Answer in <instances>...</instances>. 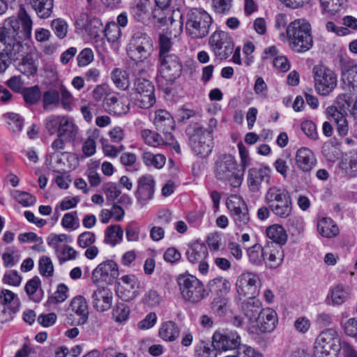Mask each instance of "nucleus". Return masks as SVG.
Listing matches in <instances>:
<instances>
[{
  "instance_id": "45",
  "label": "nucleus",
  "mask_w": 357,
  "mask_h": 357,
  "mask_svg": "<svg viewBox=\"0 0 357 357\" xmlns=\"http://www.w3.org/2000/svg\"><path fill=\"white\" fill-rule=\"evenodd\" d=\"M84 30L91 38H96L103 31V26L101 21L96 18H91L87 20L84 25Z\"/></svg>"
},
{
  "instance_id": "46",
  "label": "nucleus",
  "mask_w": 357,
  "mask_h": 357,
  "mask_svg": "<svg viewBox=\"0 0 357 357\" xmlns=\"http://www.w3.org/2000/svg\"><path fill=\"white\" fill-rule=\"evenodd\" d=\"M3 116L11 131L14 132L22 131L24 126V119L20 115L8 112Z\"/></svg>"
},
{
  "instance_id": "35",
  "label": "nucleus",
  "mask_w": 357,
  "mask_h": 357,
  "mask_svg": "<svg viewBox=\"0 0 357 357\" xmlns=\"http://www.w3.org/2000/svg\"><path fill=\"white\" fill-rule=\"evenodd\" d=\"M165 8L158 7L153 10V17L154 19V22L157 23L160 26H162L165 25L167 22V20H171L170 29H172L174 26H178V30L174 34V36H176V34L180 33L183 29V22L181 20L176 22L172 19V16L167 17L165 12Z\"/></svg>"
},
{
  "instance_id": "47",
  "label": "nucleus",
  "mask_w": 357,
  "mask_h": 357,
  "mask_svg": "<svg viewBox=\"0 0 357 357\" xmlns=\"http://www.w3.org/2000/svg\"><path fill=\"white\" fill-rule=\"evenodd\" d=\"M121 280L122 282V285L121 286V289H123L126 291H128V295H121L122 299L125 301H128L135 297V291H132L130 292V290H134V289L137 286V281L135 280V276L133 275H124L121 277Z\"/></svg>"
},
{
  "instance_id": "11",
  "label": "nucleus",
  "mask_w": 357,
  "mask_h": 357,
  "mask_svg": "<svg viewBox=\"0 0 357 357\" xmlns=\"http://www.w3.org/2000/svg\"><path fill=\"white\" fill-rule=\"evenodd\" d=\"M117 264L112 260H107L100 263L92 273V281L96 284L105 283L112 284L119 277Z\"/></svg>"
},
{
  "instance_id": "12",
  "label": "nucleus",
  "mask_w": 357,
  "mask_h": 357,
  "mask_svg": "<svg viewBox=\"0 0 357 357\" xmlns=\"http://www.w3.org/2000/svg\"><path fill=\"white\" fill-rule=\"evenodd\" d=\"M227 206L231 213L236 226L243 228L248 225L250 222L248 209L240 197L234 195L229 197Z\"/></svg>"
},
{
  "instance_id": "56",
  "label": "nucleus",
  "mask_w": 357,
  "mask_h": 357,
  "mask_svg": "<svg viewBox=\"0 0 357 357\" xmlns=\"http://www.w3.org/2000/svg\"><path fill=\"white\" fill-rule=\"evenodd\" d=\"M22 94L24 101L29 105L35 104L41 98V93L38 86L25 89Z\"/></svg>"
},
{
  "instance_id": "48",
  "label": "nucleus",
  "mask_w": 357,
  "mask_h": 357,
  "mask_svg": "<svg viewBox=\"0 0 357 357\" xmlns=\"http://www.w3.org/2000/svg\"><path fill=\"white\" fill-rule=\"evenodd\" d=\"M112 95V89L106 84L97 85L92 91L93 99L96 102L102 100V102H105V100L111 98Z\"/></svg>"
},
{
  "instance_id": "28",
  "label": "nucleus",
  "mask_w": 357,
  "mask_h": 357,
  "mask_svg": "<svg viewBox=\"0 0 357 357\" xmlns=\"http://www.w3.org/2000/svg\"><path fill=\"white\" fill-rule=\"evenodd\" d=\"M342 80L349 89H357V64L353 61L342 63Z\"/></svg>"
},
{
  "instance_id": "9",
  "label": "nucleus",
  "mask_w": 357,
  "mask_h": 357,
  "mask_svg": "<svg viewBox=\"0 0 357 357\" xmlns=\"http://www.w3.org/2000/svg\"><path fill=\"white\" fill-rule=\"evenodd\" d=\"M15 29L13 27L12 30H4L0 34V41L3 45V55H6L11 61L20 60L31 47L30 45L20 41V39L15 35Z\"/></svg>"
},
{
  "instance_id": "2",
  "label": "nucleus",
  "mask_w": 357,
  "mask_h": 357,
  "mask_svg": "<svg viewBox=\"0 0 357 357\" xmlns=\"http://www.w3.org/2000/svg\"><path fill=\"white\" fill-rule=\"evenodd\" d=\"M215 176L217 179L227 181L233 188H238L243 180L244 170H241L231 155H220L215 162Z\"/></svg>"
},
{
  "instance_id": "20",
  "label": "nucleus",
  "mask_w": 357,
  "mask_h": 357,
  "mask_svg": "<svg viewBox=\"0 0 357 357\" xmlns=\"http://www.w3.org/2000/svg\"><path fill=\"white\" fill-rule=\"evenodd\" d=\"M102 107L109 114L120 116L126 114L129 112L130 102L124 95L117 97L113 94L111 98L102 102Z\"/></svg>"
},
{
  "instance_id": "41",
  "label": "nucleus",
  "mask_w": 357,
  "mask_h": 357,
  "mask_svg": "<svg viewBox=\"0 0 357 357\" xmlns=\"http://www.w3.org/2000/svg\"><path fill=\"white\" fill-rule=\"evenodd\" d=\"M249 261L255 266H261L265 260V246L255 244L248 250Z\"/></svg>"
},
{
  "instance_id": "1",
  "label": "nucleus",
  "mask_w": 357,
  "mask_h": 357,
  "mask_svg": "<svg viewBox=\"0 0 357 357\" xmlns=\"http://www.w3.org/2000/svg\"><path fill=\"white\" fill-rule=\"evenodd\" d=\"M291 48L299 53L308 51L313 45L311 26L305 19H297L287 27Z\"/></svg>"
},
{
  "instance_id": "51",
  "label": "nucleus",
  "mask_w": 357,
  "mask_h": 357,
  "mask_svg": "<svg viewBox=\"0 0 357 357\" xmlns=\"http://www.w3.org/2000/svg\"><path fill=\"white\" fill-rule=\"evenodd\" d=\"M105 36L109 42H116L121 36V29L116 22H109L104 29Z\"/></svg>"
},
{
  "instance_id": "43",
  "label": "nucleus",
  "mask_w": 357,
  "mask_h": 357,
  "mask_svg": "<svg viewBox=\"0 0 357 357\" xmlns=\"http://www.w3.org/2000/svg\"><path fill=\"white\" fill-rule=\"evenodd\" d=\"M142 158L146 166H153L157 169L162 168L166 162V158L164 155H155L151 152H144Z\"/></svg>"
},
{
  "instance_id": "10",
  "label": "nucleus",
  "mask_w": 357,
  "mask_h": 357,
  "mask_svg": "<svg viewBox=\"0 0 357 357\" xmlns=\"http://www.w3.org/2000/svg\"><path fill=\"white\" fill-rule=\"evenodd\" d=\"M209 45L215 56L220 60L227 59L234 48L232 38L222 31H215L210 36Z\"/></svg>"
},
{
  "instance_id": "7",
  "label": "nucleus",
  "mask_w": 357,
  "mask_h": 357,
  "mask_svg": "<svg viewBox=\"0 0 357 357\" xmlns=\"http://www.w3.org/2000/svg\"><path fill=\"white\" fill-rule=\"evenodd\" d=\"M314 89L321 96L329 95L337 86L335 73L327 66L318 64L312 69Z\"/></svg>"
},
{
  "instance_id": "33",
  "label": "nucleus",
  "mask_w": 357,
  "mask_h": 357,
  "mask_svg": "<svg viewBox=\"0 0 357 357\" xmlns=\"http://www.w3.org/2000/svg\"><path fill=\"white\" fill-rule=\"evenodd\" d=\"M28 3L35 10L37 16L41 19L50 17L54 7L53 0H27Z\"/></svg>"
},
{
  "instance_id": "27",
  "label": "nucleus",
  "mask_w": 357,
  "mask_h": 357,
  "mask_svg": "<svg viewBox=\"0 0 357 357\" xmlns=\"http://www.w3.org/2000/svg\"><path fill=\"white\" fill-rule=\"evenodd\" d=\"M284 251L282 246L275 245L273 243L265 245V259L267 264L273 268L280 266L284 260Z\"/></svg>"
},
{
  "instance_id": "18",
  "label": "nucleus",
  "mask_w": 357,
  "mask_h": 357,
  "mask_svg": "<svg viewBox=\"0 0 357 357\" xmlns=\"http://www.w3.org/2000/svg\"><path fill=\"white\" fill-rule=\"evenodd\" d=\"M154 188L155 181L151 175H143L139 178L135 196L141 205H145L149 200L153 198Z\"/></svg>"
},
{
  "instance_id": "42",
  "label": "nucleus",
  "mask_w": 357,
  "mask_h": 357,
  "mask_svg": "<svg viewBox=\"0 0 357 357\" xmlns=\"http://www.w3.org/2000/svg\"><path fill=\"white\" fill-rule=\"evenodd\" d=\"M111 78L114 85L120 89L126 90L130 86L128 74L121 68H114L111 73Z\"/></svg>"
},
{
  "instance_id": "14",
  "label": "nucleus",
  "mask_w": 357,
  "mask_h": 357,
  "mask_svg": "<svg viewBox=\"0 0 357 357\" xmlns=\"http://www.w3.org/2000/svg\"><path fill=\"white\" fill-rule=\"evenodd\" d=\"M240 336L236 332L215 331L212 337L215 350L226 351L237 348L240 345Z\"/></svg>"
},
{
  "instance_id": "53",
  "label": "nucleus",
  "mask_w": 357,
  "mask_h": 357,
  "mask_svg": "<svg viewBox=\"0 0 357 357\" xmlns=\"http://www.w3.org/2000/svg\"><path fill=\"white\" fill-rule=\"evenodd\" d=\"M211 291L226 294L230 289L229 282L222 277L216 278L209 282Z\"/></svg>"
},
{
  "instance_id": "59",
  "label": "nucleus",
  "mask_w": 357,
  "mask_h": 357,
  "mask_svg": "<svg viewBox=\"0 0 357 357\" xmlns=\"http://www.w3.org/2000/svg\"><path fill=\"white\" fill-rule=\"evenodd\" d=\"M140 226L135 221L129 222L126 227V236L128 241H138L140 238Z\"/></svg>"
},
{
  "instance_id": "63",
  "label": "nucleus",
  "mask_w": 357,
  "mask_h": 357,
  "mask_svg": "<svg viewBox=\"0 0 357 357\" xmlns=\"http://www.w3.org/2000/svg\"><path fill=\"white\" fill-rule=\"evenodd\" d=\"M312 323L306 317H299L296 318L294 322V328L295 331L301 335H305L310 330Z\"/></svg>"
},
{
  "instance_id": "50",
  "label": "nucleus",
  "mask_w": 357,
  "mask_h": 357,
  "mask_svg": "<svg viewBox=\"0 0 357 357\" xmlns=\"http://www.w3.org/2000/svg\"><path fill=\"white\" fill-rule=\"evenodd\" d=\"M129 307L123 303H117L112 311V317L115 321L123 322L126 321L130 315Z\"/></svg>"
},
{
  "instance_id": "37",
  "label": "nucleus",
  "mask_w": 357,
  "mask_h": 357,
  "mask_svg": "<svg viewBox=\"0 0 357 357\" xmlns=\"http://www.w3.org/2000/svg\"><path fill=\"white\" fill-rule=\"evenodd\" d=\"M317 230L324 237L332 238L337 235L339 229L332 219L328 218H321L317 224Z\"/></svg>"
},
{
  "instance_id": "36",
  "label": "nucleus",
  "mask_w": 357,
  "mask_h": 357,
  "mask_svg": "<svg viewBox=\"0 0 357 357\" xmlns=\"http://www.w3.org/2000/svg\"><path fill=\"white\" fill-rule=\"evenodd\" d=\"M340 144L337 139L333 138L325 142L322 146V153L327 160L335 161L341 154Z\"/></svg>"
},
{
  "instance_id": "61",
  "label": "nucleus",
  "mask_w": 357,
  "mask_h": 357,
  "mask_svg": "<svg viewBox=\"0 0 357 357\" xmlns=\"http://www.w3.org/2000/svg\"><path fill=\"white\" fill-rule=\"evenodd\" d=\"M347 292L342 286H336L331 290V298L333 305H341L347 299Z\"/></svg>"
},
{
  "instance_id": "55",
  "label": "nucleus",
  "mask_w": 357,
  "mask_h": 357,
  "mask_svg": "<svg viewBox=\"0 0 357 357\" xmlns=\"http://www.w3.org/2000/svg\"><path fill=\"white\" fill-rule=\"evenodd\" d=\"M133 100L135 105L142 109H149L155 102V95L135 94Z\"/></svg>"
},
{
  "instance_id": "32",
  "label": "nucleus",
  "mask_w": 357,
  "mask_h": 357,
  "mask_svg": "<svg viewBox=\"0 0 357 357\" xmlns=\"http://www.w3.org/2000/svg\"><path fill=\"white\" fill-rule=\"evenodd\" d=\"M326 113L331 118V121H333L335 123L337 131L340 134H347L349 129L346 115L334 106L328 107Z\"/></svg>"
},
{
  "instance_id": "29",
  "label": "nucleus",
  "mask_w": 357,
  "mask_h": 357,
  "mask_svg": "<svg viewBox=\"0 0 357 357\" xmlns=\"http://www.w3.org/2000/svg\"><path fill=\"white\" fill-rule=\"evenodd\" d=\"M178 326L172 321H167L161 324L158 330V336L165 342H174L180 335Z\"/></svg>"
},
{
  "instance_id": "38",
  "label": "nucleus",
  "mask_w": 357,
  "mask_h": 357,
  "mask_svg": "<svg viewBox=\"0 0 357 357\" xmlns=\"http://www.w3.org/2000/svg\"><path fill=\"white\" fill-rule=\"evenodd\" d=\"M289 195L285 190L278 188L277 186H273L268 189L266 191L264 200L269 208L275 204H278L284 199L289 197Z\"/></svg>"
},
{
  "instance_id": "39",
  "label": "nucleus",
  "mask_w": 357,
  "mask_h": 357,
  "mask_svg": "<svg viewBox=\"0 0 357 357\" xmlns=\"http://www.w3.org/2000/svg\"><path fill=\"white\" fill-rule=\"evenodd\" d=\"M123 230L119 225H110L105 231V243L114 247L123 240Z\"/></svg>"
},
{
  "instance_id": "19",
  "label": "nucleus",
  "mask_w": 357,
  "mask_h": 357,
  "mask_svg": "<svg viewBox=\"0 0 357 357\" xmlns=\"http://www.w3.org/2000/svg\"><path fill=\"white\" fill-rule=\"evenodd\" d=\"M188 144L192 151L202 158L207 157L212 151V135H190Z\"/></svg>"
},
{
  "instance_id": "23",
  "label": "nucleus",
  "mask_w": 357,
  "mask_h": 357,
  "mask_svg": "<svg viewBox=\"0 0 357 357\" xmlns=\"http://www.w3.org/2000/svg\"><path fill=\"white\" fill-rule=\"evenodd\" d=\"M295 161L298 168L303 172H310L317 165L314 153L306 147H302L297 150Z\"/></svg>"
},
{
  "instance_id": "34",
  "label": "nucleus",
  "mask_w": 357,
  "mask_h": 357,
  "mask_svg": "<svg viewBox=\"0 0 357 357\" xmlns=\"http://www.w3.org/2000/svg\"><path fill=\"white\" fill-rule=\"evenodd\" d=\"M340 168L346 174L354 176L357 174V151L343 154L340 158Z\"/></svg>"
},
{
  "instance_id": "16",
  "label": "nucleus",
  "mask_w": 357,
  "mask_h": 357,
  "mask_svg": "<svg viewBox=\"0 0 357 357\" xmlns=\"http://www.w3.org/2000/svg\"><path fill=\"white\" fill-rule=\"evenodd\" d=\"M256 325L251 326V330L257 334L272 332L278 323L277 313L271 308L263 309L257 320Z\"/></svg>"
},
{
  "instance_id": "5",
  "label": "nucleus",
  "mask_w": 357,
  "mask_h": 357,
  "mask_svg": "<svg viewBox=\"0 0 357 357\" xmlns=\"http://www.w3.org/2000/svg\"><path fill=\"white\" fill-rule=\"evenodd\" d=\"M212 22V17L204 9L192 8L186 14V33L192 38H203L208 33Z\"/></svg>"
},
{
  "instance_id": "6",
  "label": "nucleus",
  "mask_w": 357,
  "mask_h": 357,
  "mask_svg": "<svg viewBox=\"0 0 357 357\" xmlns=\"http://www.w3.org/2000/svg\"><path fill=\"white\" fill-rule=\"evenodd\" d=\"M177 283L182 298L189 303H197L206 297L204 284L192 275H180Z\"/></svg>"
},
{
  "instance_id": "30",
  "label": "nucleus",
  "mask_w": 357,
  "mask_h": 357,
  "mask_svg": "<svg viewBox=\"0 0 357 357\" xmlns=\"http://www.w3.org/2000/svg\"><path fill=\"white\" fill-rule=\"evenodd\" d=\"M266 236L272 241L271 243L275 245L282 246L286 244L288 235L286 230L279 224H273L268 226L266 229Z\"/></svg>"
},
{
  "instance_id": "49",
  "label": "nucleus",
  "mask_w": 357,
  "mask_h": 357,
  "mask_svg": "<svg viewBox=\"0 0 357 357\" xmlns=\"http://www.w3.org/2000/svg\"><path fill=\"white\" fill-rule=\"evenodd\" d=\"M40 278L36 276L29 280L25 284L24 289L26 293L34 302H39L40 301V297L35 295L40 287Z\"/></svg>"
},
{
  "instance_id": "54",
  "label": "nucleus",
  "mask_w": 357,
  "mask_h": 357,
  "mask_svg": "<svg viewBox=\"0 0 357 357\" xmlns=\"http://www.w3.org/2000/svg\"><path fill=\"white\" fill-rule=\"evenodd\" d=\"M321 6L325 13L334 15L343 7L344 0H319Z\"/></svg>"
},
{
  "instance_id": "52",
  "label": "nucleus",
  "mask_w": 357,
  "mask_h": 357,
  "mask_svg": "<svg viewBox=\"0 0 357 357\" xmlns=\"http://www.w3.org/2000/svg\"><path fill=\"white\" fill-rule=\"evenodd\" d=\"M51 29L59 39H63L67 35L68 26L64 20L57 18L51 22Z\"/></svg>"
},
{
  "instance_id": "22",
  "label": "nucleus",
  "mask_w": 357,
  "mask_h": 357,
  "mask_svg": "<svg viewBox=\"0 0 357 357\" xmlns=\"http://www.w3.org/2000/svg\"><path fill=\"white\" fill-rule=\"evenodd\" d=\"M21 61L17 64V70L22 74L30 76L36 73L38 66V54L33 47L24 54L20 59Z\"/></svg>"
},
{
  "instance_id": "57",
  "label": "nucleus",
  "mask_w": 357,
  "mask_h": 357,
  "mask_svg": "<svg viewBox=\"0 0 357 357\" xmlns=\"http://www.w3.org/2000/svg\"><path fill=\"white\" fill-rule=\"evenodd\" d=\"M102 190L108 201H114L121 193L119 185L113 182L104 183L102 186Z\"/></svg>"
},
{
  "instance_id": "44",
  "label": "nucleus",
  "mask_w": 357,
  "mask_h": 357,
  "mask_svg": "<svg viewBox=\"0 0 357 357\" xmlns=\"http://www.w3.org/2000/svg\"><path fill=\"white\" fill-rule=\"evenodd\" d=\"M65 242H72V238L65 234H52L47 238V244L54 249L56 253L66 246L63 244Z\"/></svg>"
},
{
  "instance_id": "62",
  "label": "nucleus",
  "mask_w": 357,
  "mask_h": 357,
  "mask_svg": "<svg viewBox=\"0 0 357 357\" xmlns=\"http://www.w3.org/2000/svg\"><path fill=\"white\" fill-rule=\"evenodd\" d=\"M39 272L45 277H51L54 273V266L50 258L43 256L38 263Z\"/></svg>"
},
{
  "instance_id": "15",
  "label": "nucleus",
  "mask_w": 357,
  "mask_h": 357,
  "mask_svg": "<svg viewBox=\"0 0 357 357\" xmlns=\"http://www.w3.org/2000/svg\"><path fill=\"white\" fill-rule=\"evenodd\" d=\"M188 260L192 264H198L199 271L206 274L208 271V264L205 261L208 256L207 247L201 243H192L186 251Z\"/></svg>"
},
{
  "instance_id": "8",
  "label": "nucleus",
  "mask_w": 357,
  "mask_h": 357,
  "mask_svg": "<svg viewBox=\"0 0 357 357\" xmlns=\"http://www.w3.org/2000/svg\"><path fill=\"white\" fill-rule=\"evenodd\" d=\"M260 280L259 276L252 272L241 273L236 281V301L237 303L243 298H255L259 294Z\"/></svg>"
},
{
  "instance_id": "17",
  "label": "nucleus",
  "mask_w": 357,
  "mask_h": 357,
  "mask_svg": "<svg viewBox=\"0 0 357 357\" xmlns=\"http://www.w3.org/2000/svg\"><path fill=\"white\" fill-rule=\"evenodd\" d=\"M160 70L167 79L173 80L178 77L182 72L183 66L179 58L174 54L159 57Z\"/></svg>"
},
{
  "instance_id": "31",
  "label": "nucleus",
  "mask_w": 357,
  "mask_h": 357,
  "mask_svg": "<svg viewBox=\"0 0 357 357\" xmlns=\"http://www.w3.org/2000/svg\"><path fill=\"white\" fill-rule=\"evenodd\" d=\"M70 307L78 316L77 324L86 323L88 319L89 311L86 301L83 296L75 297L70 303Z\"/></svg>"
},
{
  "instance_id": "64",
  "label": "nucleus",
  "mask_w": 357,
  "mask_h": 357,
  "mask_svg": "<svg viewBox=\"0 0 357 357\" xmlns=\"http://www.w3.org/2000/svg\"><path fill=\"white\" fill-rule=\"evenodd\" d=\"M340 324L346 335L357 337V319L350 318L345 321H342Z\"/></svg>"
},
{
  "instance_id": "26",
  "label": "nucleus",
  "mask_w": 357,
  "mask_h": 357,
  "mask_svg": "<svg viewBox=\"0 0 357 357\" xmlns=\"http://www.w3.org/2000/svg\"><path fill=\"white\" fill-rule=\"evenodd\" d=\"M238 305L250 323H255L262 311L261 303L256 298L243 299Z\"/></svg>"
},
{
  "instance_id": "25",
  "label": "nucleus",
  "mask_w": 357,
  "mask_h": 357,
  "mask_svg": "<svg viewBox=\"0 0 357 357\" xmlns=\"http://www.w3.org/2000/svg\"><path fill=\"white\" fill-rule=\"evenodd\" d=\"M20 27L15 30V35L19 39L27 40L31 37L33 21L24 5H21L17 15Z\"/></svg>"
},
{
  "instance_id": "58",
  "label": "nucleus",
  "mask_w": 357,
  "mask_h": 357,
  "mask_svg": "<svg viewBox=\"0 0 357 357\" xmlns=\"http://www.w3.org/2000/svg\"><path fill=\"white\" fill-rule=\"evenodd\" d=\"M121 163L128 170L137 171L139 165L137 163V156L132 153H123L120 157Z\"/></svg>"
},
{
  "instance_id": "24",
  "label": "nucleus",
  "mask_w": 357,
  "mask_h": 357,
  "mask_svg": "<svg viewBox=\"0 0 357 357\" xmlns=\"http://www.w3.org/2000/svg\"><path fill=\"white\" fill-rule=\"evenodd\" d=\"M153 123L157 130L163 134H172L175 130L176 122L166 109H160L155 112Z\"/></svg>"
},
{
  "instance_id": "40",
  "label": "nucleus",
  "mask_w": 357,
  "mask_h": 357,
  "mask_svg": "<svg viewBox=\"0 0 357 357\" xmlns=\"http://www.w3.org/2000/svg\"><path fill=\"white\" fill-rule=\"evenodd\" d=\"M270 209L277 217L280 218H287L291 215L292 211V204L290 196L279 202L278 204L271 206Z\"/></svg>"
},
{
  "instance_id": "4",
  "label": "nucleus",
  "mask_w": 357,
  "mask_h": 357,
  "mask_svg": "<svg viewBox=\"0 0 357 357\" xmlns=\"http://www.w3.org/2000/svg\"><path fill=\"white\" fill-rule=\"evenodd\" d=\"M342 342L336 330L332 328L324 330L314 342V357H338Z\"/></svg>"
},
{
  "instance_id": "60",
  "label": "nucleus",
  "mask_w": 357,
  "mask_h": 357,
  "mask_svg": "<svg viewBox=\"0 0 357 357\" xmlns=\"http://www.w3.org/2000/svg\"><path fill=\"white\" fill-rule=\"evenodd\" d=\"M61 225L67 229H76L79 227V219L77 212L73 211L64 214L61 220Z\"/></svg>"
},
{
  "instance_id": "13",
  "label": "nucleus",
  "mask_w": 357,
  "mask_h": 357,
  "mask_svg": "<svg viewBox=\"0 0 357 357\" xmlns=\"http://www.w3.org/2000/svg\"><path fill=\"white\" fill-rule=\"evenodd\" d=\"M271 169L267 166H257L248 169L247 183L249 190L258 192L264 183H269Z\"/></svg>"
},
{
  "instance_id": "21",
  "label": "nucleus",
  "mask_w": 357,
  "mask_h": 357,
  "mask_svg": "<svg viewBox=\"0 0 357 357\" xmlns=\"http://www.w3.org/2000/svg\"><path fill=\"white\" fill-rule=\"evenodd\" d=\"M113 300L112 291L106 287L95 289L91 295V303L98 312H105L110 309Z\"/></svg>"
},
{
  "instance_id": "3",
  "label": "nucleus",
  "mask_w": 357,
  "mask_h": 357,
  "mask_svg": "<svg viewBox=\"0 0 357 357\" xmlns=\"http://www.w3.org/2000/svg\"><path fill=\"white\" fill-rule=\"evenodd\" d=\"M153 52V41L149 36L140 32L133 35L128 45V54L137 64L141 63L144 66L137 75H142L145 72L144 68L149 65Z\"/></svg>"
}]
</instances>
